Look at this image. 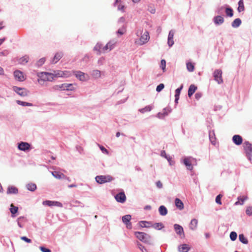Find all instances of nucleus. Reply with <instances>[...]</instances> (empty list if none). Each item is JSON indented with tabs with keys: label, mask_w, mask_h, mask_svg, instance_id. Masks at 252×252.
<instances>
[{
	"label": "nucleus",
	"mask_w": 252,
	"mask_h": 252,
	"mask_svg": "<svg viewBox=\"0 0 252 252\" xmlns=\"http://www.w3.org/2000/svg\"><path fill=\"white\" fill-rule=\"evenodd\" d=\"M17 102L18 104H19L20 105H21L22 106H32V103H29V102H24V101H21L20 100H17Z\"/></svg>",
	"instance_id": "nucleus-41"
},
{
	"label": "nucleus",
	"mask_w": 252,
	"mask_h": 252,
	"mask_svg": "<svg viewBox=\"0 0 252 252\" xmlns=\"http://www.w3.org/2000/svg\"><path fill=\"white\" fill-rule=\"evenodd\" d=\"M18 207L15 206L13 204L10 205V211L12 217H15V214L18 212Z\"/></svg>",
	"instance_id": "nucleus-27"
},
{
	"label": "nucleus",
	"mask_w": 252,
	"mask_h": 252,
	"mask_svg": "<svg viewBox=\"0 0 252 252\" xmlns=\"http://www.w3.org/2000/svg\"><path fill=\"white\" fill-rule=\"evenodd\" d=\"M201 96V94L199 93H196L195 95V98L196 99H199V98H200Z\"/></svg>",
	"instance_id": "nucleus-62"
},
{
	"label": "nucleus",
	"mask_w": 252,
	"mask_h": 252,
	"mask_svg": "<svg viewBox=\"0 0 252 252\" xmlns=\"http://www.w3.org/2000/svg\"><path fill=\"white\" fill-rule=\"evenodd\" d=\"M135 235L139 240L145 243H149L150 241V236L144 232H135Z\"/></svg>",
	"instance_id": "nucleus-4"
},
{
	"label": "nucleus",
	"mask_w": 252,
	"mask_h": 252,
	"mask_svg": "<svg viewBox=\"0 0 252 252\" xmlns=\"http://www.w3.org/2000/svg\"><path fill=\"white\" fill-rule=\"evenodd\" d=\"M63 56V54L62 52L57 53L52 60L53 63H57L62 57Z\"/></svg>",
	"instance_id": "nucleus-24"
},
{
	"label": "nucleus",
	"mask_w": 252,
	"mask_h": 252,
	"mask_svg": "<svg viewBox=\"0 0 252 252\" xmlns=\"http://www.w3.org/2000/svg\"><path fill=\"white\" fill-rule=\"evenodd\" d=\"M4 27V22L3 21L0 22V30Z\"/></svg>",
	"instance_id": "nucleus-61"
},
{
	"label": "nucleus",
	"mask_w": 252,
	"mask_h": 252,
	"mask_svg": "<svg viewBox=\"0 0 252 252\" xmlns=\"http://www.w3.org/2000/svg\"><path fill=\"white\" fill-rule=\"evenodd\" d=\"M18 148L21 151H26L30 149L31 145L27 142H21L18 144Z\"/></svg>",
	"instance_id": "nucleus-12"
},
{
	"label": "nucleus",
	"mask_w": 252,
	"mask_h": 252,
	"mask_svg": "<svg viewBox=\"0 0 252 252\" xmlns=\"http://www.w3.org/2000/svg\"><path fill=\"white\" fill-rule=\"evenodd\" d=\"M14 75L15 79L19 81H23L25 79L23 72L19 70L14 71Z\"/></svg>",
	"instance_id": "nucleus-15"
},
{
	"label": "nucleus",
	"mask_w": 252,
	"mask_h": 252,
	"mask_svg": "<svg viewBox=\"0 0 252 252\" xmlns=\"http://www.w3.org/2000/svg\"><path fill=\"white\" fill-rule=\"evenodd\" d=\"M210 140L211 141V142L213 144L215 145L216 144V141L215 140L213 139V138H212L211 137V135L210 134Z\"/></svg>",
	"instance_id": "nucleus-63"
},
{
	"label": "nucleus",
	"mask_w": 252,
	"mask_h": 252,
	"mask_svg": "<svg viewBox=\"0 0 252 252\" xmlns=\"http://www.w3.org/2000/svg\"><path fill=\"white\" fill-rule=\"evenodd\" d=\"M28 61H29V57L25 56L23 57L22 58L20 59L19 63H20L25 64V63H28Z\"/></svg>",
	"instance_id": "nucleus-40"
},
{
	"label": "nucleus",
	"mask_w": 252,
	"mask_h": 252,
	"mask_svg": "<svg viewBox=\"0 0 252 252\" xmlns=\"http://www.w3.org/2000/svg\"><path fill=\"white\" fill-rule=\"evenodd\" d=\"M174 227L176 233L180 235L185 236L183 228L178 224H175L174 225Z\"/></svg>",
	"instance_id": "nucleus-17"
},
{
	"label": "nucleus",
	"mask_w": 252,
	"mask_h": 252,
	"mask_svg": "<svg viewBox=\"0 0 252 252\" xmlns=\"http://www.w3.org/2000/svg\"><path fill=\"white\" fill-rule=\"evenodd\" d=\"M115 198L117 202L122 203H124L126 200V196L124 192L118 193L115 195Z\"/></svg>",
	"instance_id": "nucleus-11"
},
{
	"label": "nucleus",
	"mask_w": 252,
	"mask_h": 252,
	"mask_svg": "<svg viewBox=\"0 0 252 252\" xmlns=\"http://www.w3.org/2000/svg\"><path fill=\"white\" fill-rule=\"evenodd\" d=\"M164 85L163 84H160L159 85H158L157 86L156 91L158 92H159L164 88Z\"/></svg>",
	"instance_id": "nucleus-51"
},
{
	"label": "nucleus",
	"mask_w": 252,
	"mask_h": 252,
	"mask_svg": "<svg viewBox=\"0 0 252 252\" xmlns=\"http://www.w3.org/2000/svg\"><path fill=\"white\" fill-rule=\"evenodd\" d=\"M126 32V26H124L118 30L117 33L120 35H122L124 34H125Z\"/></svg>",
	"instance_id": "nucleus-36"
},
{
	"label": "nucleus",
	"mask_w": 252,
	"mask_h": 252,
	"mask_svg": "<svg viewBox=\"0 0 252 252\" xmlns=\"http://www.w3.org/2000/svg\"><path fill=\"white\" fill-rule=\"evenodd\" d=\"M39 249L42 252H51V251L50 249L46 248L44 247H40Z\"/></svg>",
	"instance_id": "nucleus-53"
},
{
	"label": "nucleus",
	"mask_w": 252,
	"mask_h": 252,
	"mask_svg": "<svg viewBox=\"0 0 252 252\" xmlns=\"http://www.w3.org/2000/svg\"><path fill=\"white\" fill-rule=\"evenodd\" d=\"M38 79L37 81L39 83L42 81H52L55 77L54 74L48 72H41L38 74Z\"/></svg>",
	"instance_id": "nucleus-2"
},
{
	"label": "nucleus",
	"mask_w": 252,
	"mask_h": 252,
	"mask_svg": "<svg viewBox=\"0 0 252 252\" xmlns=\"http://www.w3.org/2000/svg\"><path fill=\"white\" fill-rule=\"evenodd\" d=\"M139 248L142 251V252H146V249L143 246H142L141 245H139Z\"/></svg>",
	"instance_id": "nucleus-58"
},
{
	"label": "nucleus",
	"mask_w": 252,
	"mask_h": 252,
	"mask_svg": "<svg viewBox=\"0 0 252 252\" xmlns=\"http://www.w3.org/2000/svg\"><path fill=\"white\" fill-rule=\"evenodd\" d=\"M52 174L55 178L58 179H63L66 177L63 173L59 171H53L52 172Z\"/></svg>",
	"instance_id": "nucleus-22"
},
{
	"label": "nucleus",
	"mask_w": 252,
	"mask_h": 252,
	"mask_svg": "<svg viewBox=\"0 0 252 252\" xmlns=\"http://www.w3.org/2000/svg\"><path fill=\"white\" fill-rule=\"evenodd\" d=\"M56 88L58 89H60L62 90L72 91L74 90L72 84L65 83L59 86H57Z\"/></svg>",
	"instance_id": "nucleus-9"
},
{
	"label": "nucleus",
	"mask_w": 252,
	"mask_h": 252,
	"mask_svg": "<svg viewBox=\"0 0 252 252\" xmlns=\"http://www.w3.org/2000/svg\"><path fill=\"white\" fill-rule=\"evenodd\" d=\"M153 226L154 228L158 229H161L163 227V224L161 222L155 223Z\"/></svg>",
	"instance_id": "nucleus-42"
},
{
	"label": "nucleus",
	"mask_w": 252,
	"mask_h": 252,
	"mask_svg": "<svg viewBox=\"0 0 252 252\" xmlns=\"http://www.w3.org/2000/svg\"><path fill=\"white\" fill-rule=\"evenodd\" d=\"M237 237V233L235 232L232 231L230 234V238L232 241H235Z\"/></svg>",
	"instance_id": "nucleus-44"
},
{
	"label": "nucleus",
	"mask_w": 252,
	"mask_h": 252,
	"mask_svg": "<svg viewBox=\"0 0 252 252\" xmlns=\"http://www.w3.org/2000/svg\"><path fill=\"white\" fill-rule=\"evenodd\" d=\"M232 140L233 142L237 145H240L242 143L243 139L241 136L235 135L233 136Z\"/></svg>",
	"instance_id": "nucleus-19"
},
{
	"label": "nucleus",
	"mask_w": 252,
	"mask_h": 252,
	"mask_svg": "<svg viewBox=\"0 0 252 252\" xmlns=\"http://www.w3.org/2000/svg\"><path fill=\"white\" fill-rule=\"evenodd\" d=\"M244 149L247 154V157L250 160L251 159V154L252 153V144L248 141H246L243 144Z\"/></svg>",
	"instance_id": "nucleus-5"
},
{
	"label": "nucleus",
	"mask_w": 252,
	"mask_h": 252,
	"mask_svg": "<svg viewBox=\"0 0 252 252\" xmlns=\"http://www.w3.org/2000/svg\"><path fill=\"white\" fill-rule=\"evenodd\" d=\"M245 10L244 2L243 0H240L238 2V7L237 10L239 12L243 11Z\"/></svg>",
	"instance_id": "nucleus-33"
},
{
	"label": "nucleus",
	"mask_w": 252,
	"mask_h": 252,
	"mask_svg": "<svg viewBox=\"0 0 252 252\" xmlns=\"http://www.w3.org/2000/svg\"><path fill=\"white\" fill-rule=\"evenodd\" d=\"M222 196V195L221 194H219L217 196V197L216 198V202L217 204H218L219 205L221 204V198Z\"/></svg>",
	"instance_id": "nucleus-46"
},
{
	"label": "nucleus",
	"mask_w": 252,
	"mask_h": 252,
	"mask_svg": "<svg viewBox=\"0 0 252 252\" xmlns=\"http://www.w3.org/2000/svg\"><path fill=\"white\" fill-rule=\"evenodd\" d=\"M21 219H24V220L25 218L24 217H20L17 220L18 224V225L20 227H22V225L21 224Z\"/></svg>",
	"instance_id": "nucleus-55"
},
{
	"label": "nucleus",
	"mask_w": 252,
	"mask_h": 252,
	"mask_svg": "<svg viewBox=\"0 0 252 252\" xmlns=\"http://www.w3.org/2000/svg\"><path fill=\"white\" fill-rule=\"evenodd\" d=\"M43 204L44 205H48L49 206H62V205L61 203L57 201H49V200H46L44 201L43 202Z\"/></svg>",
	"instance_id": "nucleus-18"
},
{
	"label": "nucleus",
	"mask_w": 252,
	"mask_h": 252,
	"mask_svg": "<svg viewBox=\"0 0 252 252\" xmlns=\"http://www.w3.org/2000/svg\"><path fill=\"white\" fill-rule=\"evenodd\" d=\"M179 94L175 93V102H177L178 99H179Z\"/></svg>",
	"instance_id": "nucleus-60"
},
{
	"label": "nucleus",
	"mask_w": 252,
	"mask_h": 252,
	"mask_svg": "<svg viewBox=\"0 0 252 252\" xmlns=\"http://www.w3.org/2000/svg\"><path fill=\"white\" fill-rule=\"evenodd\" d=\"M190 248L187 244L181 245L178 247V251L180 252H188Z\"/></svg>",
	"instance_id": "nucleus-21"
},
{
	"label": "nucleus",
	"mask_w": 252,
	"mask_h": 252,
	"mask_svg": "<svg viewBox=\"0 0 252 252\" xmlns=\"http://www.w3.org/2000/svg\"><path fill=\"white\" fill-rule=\"evenodd\" d=\"M160 67L162 68L163 72L165 71L166 67V61L165 60H162L161 61Z\"/></svg>",
	"instance_id": "nucleus-45"
},
{
	"label": "nucleus",
	"mask_w": 252,
	"mask_h": 252,
	"mask_svg": "<svg viewBox=\"0 0 252 252\" xmlns=\"http://www.w3.org/2000/svg\"><path fill=\"white\" fill-rule=\"evenodd\" d=\"M239 239L243 244H247L248 243V239L245 237L243 234L239 235Z\"/></svg>",
	"instance_id": "nucleus-34"
},
{
	"label": "nucleus",
	"mask_w": 252,
	"mask_h": 252,
	"mask_svg": "<svg viewBox=\"0 0 252 252\" xmlns=\"http://www.w3.org/2000/svg\"><path fill=\"white\" fill-rule=\"evenodd\" d=\"M159 214L162 216H165L167 214V210L164 206H160L158 209Z\"/></svg>",
	"instance_id": "nucleus-30"
},
{
	"label": "nucleus",
	"mask_w": 252,
	"mask_h": 252,
	"mask_svg": "<svg viewBox=\"0 0 252 252\" xmlns=\"http://www.w3.org/2000/svg\"><path fill=\"white\" fill-rule=\"evenodd\" d=\"M225 13L227 16L232 17L233 15V11L231 8L227 7L225 8Z\"/></svg>",
	"instance_id": "nucleus-37"
},
{
	"label": "nucleus",
	"mask_w": 252,
	"mask_h": 252,
	"mask_svg": "<svg viewBox=\"0 0 252 252\" xmlns=\"http://www.w3.org/2000/svg\"><path fill=\"white\" fill-rule=\"evenodd\" d=\"M137 38L134 40V43L137 45H143L148 42L150 39L149 33L147 31L143 32L141 29L137 30L135 33Z\"/></svg>",
	"instance_id": "nucleus-1"
},
{
	"label": "nucleus",
	"mask_w": 252,
	"mask_h": 252,
	"mask_svg": "<svg viewBox=\"0 0 252 252\" xmlns=\"http://www.w3.org/2000/svg\"><path fill=\"white\" fill-rule=\"evenodd\" d=\"M161 156L163 157H164L165 158H166L169 161H170L171 158L170 157H168L167 155H166V153L165 152V151H162L161 152Z\"/></svg>",
	"instance_id": "nucleus-49"
},
{
	"label": "nucleus",
	"mask_w": 252,
	"mask_h": 252,
	"mask_svg": "<svg viewBox=\"0 0 252 252\" xmlns=\"http://www.w3.org/2000/svg\"><path fill=\"white\" fill-rule=\"evenodd\" d=\"M116 42L114 41H110L107 44L103 47V51L104 53L111 51L113 49L115 46Z\"/></svg>",
	"instance_id": "nucleus-13"
},
{
	"label": "nucleus",
	"mask_w": 252,
	"mask_h": 252,
	"mask_svg": "<svg viewBox=\"0 0 252 252\" xmlns=\"http://www.w3.org/2000/svg\"><path fill=\"white\" fill-rule=\"evenodd\" d=\"M124 8H125L124 6H121V5H119L118 6V9L119 10L124 11Z\"/></svg>",
	"instance_id": "nucleus-64"
},
{
	"label": "nucleus",
	"mask_w": 252,
	"mask_h": 252,
	"mask_svg": "<svg viewBox=\"0 0 252 252\" xmlns=\"http://www.w3.org/2000/svg\"><path fill=\"white\" fill-rule=\"evenodd\" d=\"M95 180L98 184H102L107 182H111L113 180V178L110 175H100L97 176L95 177Z\"/></svg>",
	"instance_id": "nucleus-3"
},
{
	"label": "nucleus",
	"mask_w": 252,
	"mask_h": 252,
	"mask_svg": "<svg viewBox=\"0 0 252 252\" xmlns=\"http://www.w3.org/2000/svg\"><path fill=\"white\" fill-rule=\"evenodd\" d=\"M21 239L26 242L27 243H30L32 242V240L30 239H29L25 236L21 237Z\"/></svg>",
	"instance_id": "nucleus-54"
},
{
	"label": "nucleus",
	"mask_w": 252,
	"mask_h": 252,
	"mask_svg": "<svg viewBox=\"0 0 252 252\" xmlns=\"http://www.w3.org/2000/svg\"><path fill=\"white\" fill-rule=\"evenodd\" d=\"M140 225L142 226V227H149V225L150 224V223L149 222H147V221H141L140 222Z\"/></svg>",
	"instance_id": "nucleus-48"
},
{
	"label": "nucleus",
	"mask_w": 252,
	"mask_h": 252,
	"mask_svg": "<svg viewBox=\"0 0 252 252\" xmlns=\"http://www.w3.org/2000/svg\"><path fill=\"white\" fill-rule=\"evenodd\" d=\"M248 198L247 196H243L242 197H239L238 198V201L235 202V205H237L239 204L242 205L244 203V202Z\"/></svg>",
	"instance_id": "nucleus-31"
},
{
	"label": "nucleus",
	"mask_w": 252,
	"mask_h": 252,
	"mask_svg": "<svg viewBox=\"0 0 252 252\" xmlns=\"http://www.w3.org/2000/svg\"><path fill=\"white\" fill-rule=\"evenodd\" d=\"M187 68L190 72L193 71L194 69V65L191 63H187Z\"/></svg>",
	"instance_id": "nucleus-39"
},
{
	"label": "nucleus",
	"mask_w": 252,
	"mask_h": 252,
	"mask_svg": "<svg viewBox=\"0 0 252 252\" xmlns=\"http://www.w3.org/2000/svg\"><path fill=\"white\" fill-rule=\"evenodd\" d=\"M241 24V20L239 18L235 19L232 23V26L233 28H237Z\"/></svg>",
	"instance_id": "nucleus-32"
},
{
	"label": "nucleus",
	"mask_w": 252,
	"mask_h": 252,
	"mask_svg": "<svg viewBox=\"0 0 252 252\" xmlns=\"http://www.w3.org/2000/svg\"><path fill=\"white\" fill-rule=\"evenodd\" d=\"M13 90L21 96H26L29 93V92L26 89L19 88L17 86H13Z\"/></svg>",
	"instance_id": "nucleus-6"
},
{
	"label": "nucleus",
	"mask_w": 252,
	"mask_h": 252,
	"mask_svg": "<svg viewBox=\"0 0 252 252\" xmlns=\"http://www.w3.org/2000/svg\"><path fill=\"white\" fill-rule=\"evenodd\" d=\"M76 77L80 81H85L89 79V75L81 71H78L75 72Z\"/></svg>",
	"instance_id": "nucleus-8"
},
{
	"label": "nucleus",
	"mask_w": 252,
	"mask_h": 252,
	"mask_svg": "<svg viewBox=\"0 0 252 252\" xmlns=\"http://www.w3.org/2000/svg\"><path fill=\"white\" fill-rule=\"evenodd\" d=\"M246 214L251 216L252 215V207H248L246 210Z\"/></svg>",
	"instance_id": "nucleus-50"
},
{
	"label": "nucleus",
	"mask_w": 252,
	"mask_h": 252,
	"mask_svg": "<svg viewBox=\"0 0 252 252\" xmlns=\"http://www.w3.org/2000/svg\"><path fill=\"white\" fill-rule=\"evenodd\" d=\"M214 79L218 84H221L223 82L222 78V71L220 69H217L215 70L213 73Z\"/></svg>",
	"instance_id": "nucleus-7"
},
{
	"label": "nucleus",
	"mask_w": 252,
	"mask_h": 252,
	"mask_svg": "<svg viewBox=\"0 0 252 252\" xmlns=\"http://www.w3.org/2000/svg\"><path fill=\"white\" fill-rule=\"evenodd\" d=\"M156 185L157 187L159 189H161L162 188V184L160 181L157 182Z\"/></svg>",
	"instance_id": "nucleus-57"
},
{
	"label": "nucleus",
	"mask_w": 252,
	"mask_h": 252,
	"mask_svg": "<svg viewBox=\"0 0 252 252\" xmlns=\"http://www.w3.org/2000/svg\"><path fill=\"white\" fill-rule=\"evenodd\" d=\"M176 206L180 210H182L184 208V205L183 202L179 198H176L175 200Z\"/></svg>",
	"instance_id": "nucleus-23"
},
{
	"label": "nucleus",
	"mask_w": 252,
	"mask_h": 252,
	"mask_svg": "<svg viewBox=\"0 0 252 252\" xmlns=\"http://www.w3.org/2000/svg\"><path fill=\"white\" fill-rule=\"evenodd\" d=\"M174 32L173 31H170L169 32L168 37V45L171 47L174 44Z\"/></svg>",
	"instance_id": "nucleus-20"
},
{
	"label": "nucleus",
	"mask_w": 252,
	"mask_h": 252,
	"mask_svg": "<svg viewBox=\"0 0 252 252\" xmlns=\"http://www.w3.org/2000/svg\"><path fill=\"white\" fill-rule=\"evenodd\" d=\"M99 147L102 152L105 153L106 154H108V150L106 149H105L104 147H103L102 146H100Z\"/></svg>",
	"instance_id": "nucleus-56"
},
{
	"label": "nucleus",
	"mask_w": 252,
	"mask_h": 252,
	"mask_svg": "<svg viewBox=\"0 0 252 252\" xmlns=\"http://www.w3.org/2000/svg\"><path fill=\"white\" fill-rule=\"evenodd\" d=\"M45 61V59L44 58H41L39 60H38L36 63V65L38 67L41 66L44 64Z\"/></svg>",
	"instance_id": "nucleus-43"
},
{
	"label": "nucleus",
	"mask_w": 252,
	"mask_h": 252,
	"mask_svg": "<svg viewBox=\"0 0 252 252\" xmlns=\"http://www.w3.org/2000/svg\"><path fill=\"white\" fill-rule=\"evenodd\" d=\"M103 47L102 44L98 43L94 47V50L97 52V55H100L101 53H104Z\"/></svg>",
	"instance_id": "nucleus-16"
},
{
	"label": "nucleus",
	"mask_w": 252,
	"mask_h": 252,
	"mask_svg": "<svg viewBox=\"0 0 252 252\" xmlns=\"http://www.w3.org/2000/svg\"><path fill=\"white\" fill-rule=\"evenodd\" d=\"M57 75L60 77H67L69 75V74L67 71H64L59 73Z\"/></svg>",
	"instance_id": "nucleus-47"
},
{
	"label": "nucleus",
	"mask_w": 252,
	"mask_h": 252,
	"mask_svg": "<svg viewBox=\"0 0 252 252\" xmlns=\"http://www.w3.org/2000/svg\"><path fill=\"white\" fill-rule=\"evenodd\" d=\"M214 22L217 25H220L224 22V19L220 16H217L214 17Z\"/></svg>",
	"instance_id": "nucleus-25"
},
{
	"label": "nucleus",
	"mask_w": 252,
	"mask_h": 252,
	"mask_svg": "<svg viewBox=\"0 0 252 252\" xmlns=\"http://www.w3.org/2000/svg\"><path fill=\"white\" fill-rule=\"evenodd\" d=\"M18 189L15 187H9L7 189V193L8 194H16L18 193Z\"/></svg>",
	"instance_id": "nucleus-29"
},
{
	"label": "nucleus",
	"mask_w": 252,
	"mask_h": 252,
	"mask_svg": "<svg viewBox=\"0 0 252 252\" xmlns=\"http://www.w3.org/2000/svg\"><path fill=\"white\" fill-rule=\"evenodd\" d=\"M193 159L191 158H187L184 159V163L187 167L189 170H192L193 166L192 165V162Z\"/></svg>",
	"instance_id": "nucleus-14"
},
{
	"label": "nucleus",
	"mask_w": 252,
	"mask_h": 252,
	"mask_svg": "<svg viewBox=\"0 0 252 252\" xmlns=\"http://www.w3.org/2000/svg\"><path fill=\"white\" fill-rule=\"evenodd\" d=\"M93 75L95 78L99 77L100 76V72L97 70H94L93 72Z\"/></svg>",
	"instance_id": "nucleus-52"
},
{
	"label": "nucleus",
	"mask_w": 252,
	"mask_h": 252,
	"mask_svg": "<svg viewBox=\"0 0 252 252\" xmlns=\"http://www.w3.org/2000/svg\"><path fill=\"white\" fill-rule=\"evenodd\" d=\"M131 217L129 215H126L122 217L123 222L126 224V227L131 229L132 227L131 223L130 222Z\"/></svg>",
	"instance_id": "nucleus-10"
},
{
	"label": "nucleus",
	"mask_w": 252,
	"mask_h": 252,
	"mask_svg": "<svg viewBox=\"0 0 252 252\" xmlns=\"http://www.w3.org/2000/svg\"><path fill=\"white\" fill-rule=\"evenodd\" d=\"M152 109V106H146L145 108L141 109L139 110V111L142 113H144L146 112L150 111Z\"/></svg>",
	"instance_id": "nucleus-38"
},
{
	"label": "nucleus",
	"mask_w": 252,
	"mask_h": 252,
	"mask_svg": "<svg viewBox=\"0 0 252 252\" xmlns=\"http://www.w3.org/2000/svg\"><path fill=\"white\" fill-rule=\"evenodd\" d=\"M182 89V86H181L180 88L177 89L175 91V93L180 94Z\"/></svg>",
	"instance_id": "nucleus-59"
},
{
	"label": "nucleus",
	"mask_w": 252,
	"mask_h": 252,
	"mask_svg": "<svg viewBox=\"0 0 252 252\" xmlns=\"http://www.w3.org/2000/svg\"><path fill=\"white\" fill-rule=\"evenodd\" d=\"M198 224V221L196 219H193L191 220L190 224H189V228L192 230H194L196 229L197 227Z\"/></svg>",
	"instance_id": "nucleus-26"
},
{
	"label": "nucleus",
	"mask_w": 252,
	"mask_h": 252,
	"mask_svg": "<svg viewBox=\"0 0 252 252\" xmlns=\"http://www.w3.org/2000/svg\"><path fill=\"white\" fill-rule=\"evenodd\" d=\"M27 189L30 191H33L36 189V185L35 184L30 183L27 185Z\"/></svg>",
	"instance_id": "nucleus-35"
},
{
	"label": "nucleus",
	"mask_w": 252,
	"mask_h": 252,
	"mask_svg": "<svg viewBox=\"0 0 252 252\" xmlns=\"http://www.w3.org/2000/svg\"><path fill=\"white\" fill-rule=\"evenodd\" d=\"M197 89V87L194 85H191L188 90V95L190 97L195 92Z\"/></svg>",
	"instance_id": "nucleus-28"
}]
</instances>
